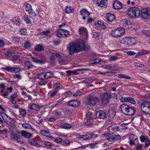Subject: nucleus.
Masks as SVG:
<instances>
[{
	"label": "nucleus",
	"instance_id": "obj_13",
	"mask_svg": "<svg viewBox=\"0 0 150 150\" xmlns=\"http://www.w3.org/2000/svg\"><path fill=\"white\" fill-rule=\"evenodd\" d=\"M113 7L115 9H120L122 7V4L118 1H115L113 3Z\"/></svg>",
	"mask_w": 150,
	"mask_h": 150
},
{
	"label": "nucleus",
	"instance_id": "obj_49",
	"mask_svg": "<svg viewBox=\"0 0 150 150\" xmlns=\"http://www.w3.org/2000/svg\"><path fill=\"white\" fill-rule=\"evenodd\" d=\"M45 73L46 79L51 77L53 76L52 73L50 72H47Z\"/></svg>",
	"mask_w": 150,
	"mask_h": 150
},
{
	"label": "nucleus",
	"instance_id": "obj_37",
	"mask_svg": "<svg viewBox=\"0 0 150 150\" xmlns=\"http://www.w3.org/2000/svg\"><path fill=\"white\" fill-rule=\"evenodd\" d=\"M2 69L4 70L13 72V67H6L4 68H3Z\"/></svg>",
	"mask_w": 150,
	"mask_h": 150
},
{
	"label": "nucleus",
	"instance_id": "obj_41",
	"mask_svg": "<svg viewBox=\"0 0 150 150\" xmlns=\"http://www.w3.org/2000/svg\"><path fill=\"white\" fill-rule=\"evenodd\" d=\"M58 91L55 90L53 91H50L48 93L50 97H53L57 93Z\"/></svg>",
	"mask_w": 150,
	"mask_h": 150
},
{
	"label": "nucleus",
	"instance_id": "obj_29",
	"mask_svg": "<svg viewBox=\"0 0 150 150\" xmlns=\"http://www.w3.org/2000/svg\"><path fill=\"white\" fill-rule=\"evenodd\" d=\"M32 59L33 62L38 64H42L44 62L42 60L40 59H37L34 57H32Z\"/></svg>",
	"mask_w": 150,
	"mask_h": 150
},
{
	"label": "nucleus",
	"instance_id": "obj_27",
	"mask_svg": "<svg viewBox=\"0 0 150 150\" xmlns=\"http://www.w3.org/2000/svg\"><path fill=\"white\" fill-rule=\"evenodd\" d=\"M35 50L37 51H41L44 50V47L42 45L40 44H38L35 46Z\"/></svg>",
	"mask_w": 150,
	"mask_h": 150
},
{
	"label": "nucleus",
	"instance_id": "obj_1",
	"mask_svg": "<svg viewBox=\"0 0 150 150\" xmlns=\"http://www.w3.org/2000/svg\"><path fill=\"white\" fill-rule=\"evenodd\" d=\"M79 31V34L84 38V40L81 42H74L68 47L69 54L71 55L74 53H77L90 48L89 46L86 45L84 43L88 37L87 30L85 28L81 27Z\"/></svg>",
	"mask_w": 150,
	"mask_h": 150
},
{
	"label": "nucleus",
	"instance_id": "obj_24",
	"mask_svg": "<svg viewBox=\"0 0 150 150\" xmlns=\"http://www.w3.org/2000/svg\"><path fill=\"white\" fill-rule=\"evenodd\" d=\"M12 23L15 24V23L17 25H19L21 23V21L18 16H16L14 18L11 20Z\"/></svg>",
	"mask_w": 150,
	"mask_h": 150
},
{
	"label": "nucleus",
	"instance_id": "obj_30",
	"mask_svg": "<svg viewBox=\"0 0 150 150\" xmlns=\"http://www.w3.org/2000/svg\"><path fill=\"white\" fill-rule=\"evenodd\" d=\"M73 9L70 6H67L66 7L65 12L67 13H72Z\"/></svg>",
	"mask_w": 150,
	"mask_h": 150
},
{
	"label": "nucleus",
	"instance_id": "obj_55",
	"mask_svg": "<svg viewBox=\"0 0 150 150\" xmlns=\"http://www.w3.org/2000/svg\"><path fill=\"white\" fill-rule=\"evenodd\" d=\"M92 117V114L91 112H88L86 115V117L87 119H91Z\"/></svg>",
	"mask_w": 150,
	"mask_h": 150
},
{
	"label": "nucleus",
	"instance_id": "obj_59",
	"mask_svg": "<svg viewBox=\"0 0 150 150\" xmlns=\"http://www.w3.org/2000/svg\"><path fill=\"white\" fill-rule=\"evenodd\" d=\"M45 145L47 147H52V146H53L52 144L49 142H45Z\"/></svg>",
	"mask_w": 150,
	"mask_h": 150
},
{
	"label": "nucleus",
	"instance_id": "obj_4",
	"mask_svg": "<svg viewBox=\"0 0 150 150\" xmlns=\"http://www.w3.org/2000/svg\"><path fill=\"white\" fill-rule=\"evenodd\" d=\"M140 15L142 18L144 19L147 18L150 16V8H142Z\"/></svg>",
	"mask_w": 150,
	"mask_h": 150
},
{
	"label": "nucleus",
	"instance_id": "obj_54",
	"mask_svg": "<svg viewBox=\"0 0 150 150\" xmlns=\"http://www.w3.org/2000/svg\"><path fill=\"white\" fill-rule=\"evenodd\" d=\"M101 61L100 59H95L94 60L92 61L91 64H97L99 63Z\"/></svg>",
	"mask_w": 150,
	"mask_h": 150
},
{
	"label": "nucleus",
	"instance_id": "obj_12",
	"mask_svg": "<svg viewBox=\"0 0 150 150\" xmlns=\"http://www.w3.org/2000/svg\"><path fill=\"white\" fill-rule=\"evenodd\" d=\"M96 115L97 118L103 119H104L106 116L105 112L103 110L97 112Z\"/></svg>",
	"mask_w": 150,
	"mask_h": 150
},
{
	"label": "nucleus",
	"instance_id": "obj_28",
	"mask_svg": "<svg viewBox=\"0 0 150 150\" xmlns=\"http://www.w3.org/2000/svg\"><path fill=\"white\" fill-rule=\"evenodd\" d=\"M57 36L60 38L64 37L63 29H61L57 33Z\"/></svg>",
	"mask_w": 150,
	"mask_h": 150
},
{
	"label": "nucleus",
	"instance_id": "obj_18",
	"mask_svg": "<svg viewBox=\"0 0 150 150\" xmlns=\"http://www.w3.org/2000/svg\"><path fill=\"white\" fill-rule=\"evenodd\" d=\"M135 112L136 110L133 107L129 106L126 114L128 115L132 116L135 114Z\"/></svg>",
	"mask_w": 150,
	"mask_h": 150
},
{
	"label": "nucleus",
	"instance_id": "obj_47",
	"mask_svg": "<svg viewBox=\"0 0 150 150\" xmlns=\"http://www.w3.org/2000/svg\"><path fill=\"white\" fill-rule=\"evenodd\" d=\"M148 138L147 136H144L143 135H142L140 137V139L141 141L142 142H144L145 141H146L147 139H148Z\"/></svg>",
	"mask_w": 150,
	"mask_h": 150
},
{
	"label": "nucleus",
	"instance_id": "obj_25",
	"mask_svg": "<svg viewBox=\"0 0 150 150\" xmlns=\"http://www.w3.org/2000/svg\"><path fill=\"white\" fill-rule=\"evenodd\" d=\"M119 32L117 29L112 31L111 33V35L114 38H116L118 37H120V35Z\"/></svg>",
	"mask_w": 150,
	"mask_h": 150
},
{
	"label": "nucleus",
	"instance_id": "obj_34",
	"mask_svg": "<svg viewBox=\"0 0 150 150\" xmlns=\"http://www.w3.org/2000/svg\"><path fill=\"white\" fill-rule=\"evenodd\" d=\"M115 73L112 71H107L104 73V75L106 76H112L115 75Z\"/></svg>",
	"mask_w": 150,
	"mask_h": 150
},
{
	"label": "nucleus",
	"instance_id": "obj_61",
	"mask_svg": "<svg viewBox=\"0 0 150 150\" xmlns=\"http://www.w3.org/2000/svg\"><path fill=\"white\" fill-rule=\"evenodd\" d=\"M56 120V118L54 116H52L48 120V121L50 122H54Z\"/></svg>",
	"mask_w": 150,
	"mask_h": 150
},
{
	"label": "nucleus",
	"instance_id": "obj_17",
	"mask_svg": "<svg viewBox=\"0 0 150 150\" xmlns=\"http://www.w3.org/2000/svg\"><path fill=\"white\" fill-rule=\"evenodd\" d=\"M136 41V39L135 38L128 37L127 45H133L135 44Z\"/></svg>",
	"mask_w": 150,
	"mask_h": 150
},
{
	"label": "nucleus",
	"instance_id": "obj_40",
	"mask_svg": "<svg viewBox=\"0 0 150 150\" xmlns=\"http://www.w3.org/2000/svg\"><path fill=\"white\" fill-rule=\"evenodd\" d=\"M123 22L124 23V25L125 26L130 25L131 24L129 20L126 19L124 20Z\"/></svg>",
	"mask_w": 150,
	"mask_h": 150
},
{
	"label": "nucleus",
	"instance_id": "obj_9",
	"mask_svg": "<svg viewBox=\"0 0 150 150\" xmlns=\"http://www.w3.org/2000/svg\"><path fill=\"white\" fill-rule=\"evenodd\" d=\"M121 138V136L119 135H110L106 138V139L110 142H115Z\"/></svg>",
	"mask_w": 150,
	"mask_h": 150
},
{
	"label": "nucleus",
	"instance_id": "obj_20",
	"mask_svg": "<svg viewBox=\"0 0 150 150\" xmlns=\"http://www.w3.org/2000/svg\"><path fill=\"white\" fill-rule=\"evenodd\" d=\"M21 133L22 136L27 138H29L33 136L32 134L24 130L21 131Z\"/></svg>",
	"mask_w": 150,
	"mask_h": 150
},
{
	"label": "nucleus",
	"instance_id": "obj_39",
	"mask_svg": "<svg viewBox=\"0 0 150 150\" xmlns=\"http://www.w3.org/2000/svg\"><path fill=\"white\" fill-rule=\"evenodd\" d=\"M85 124L86 126H89L92 125L93 124V122L92 120L91 119H87L85 123Z\"/></svg>",
	"mask_w": 150,
	"mask_h": 150
},
{
	"label": "nucleus",
	"instance_id": "obj_19",
	"mask_svg": "<svg viewBox=\"0 0 150 150\" xmlns=\"http://www.w3.org/2000/svg\"><path fill=\"white\" fill-rule=\"evenodd\" d=\"M129 106L125 104H123L120 106L121 111L123 113L126 114Z\"/></svg>",
	"mask_w": 150,
	"mask_h": 150
},
{
	"label": "nucleus",
	"instance_id": "obj_6",
	"mask_svg": "<svg viewBox=\"0 0 150 150\" xmlns=\"http://www.w3.org/2000/svg\"><path fill=\"white\" fill-rule=\"evenodd\" d=\"M93 1L98 6L101 8H105L108 4L107 0H93Z\"/></svg>",
	"mask_w": 150,
	"mask_h": 150
},
{
	"label": "nucleus",
	"instance_id": "obj_15",
	"mask_svg": "<svg viewBox=\"0 0 150 150\" xmlns=\"http://www.w3.org/2000/svg\"><path fill=\"white\" fill-rule=\"evenodd\" d=\"M108 114L109 119L112 120L116 115L115 110L114 109L110 110L108 111Z\"/></svg>",
	"mask_w": 150,
	"mask_h": 150
},
{
	"label": "nucleus",
	"instance_id": "obj_45",
	"mask_svg": "<svg viewBox=\"0 0 150 150\" xmlns=\"http://www.w3.org/2000/svg\"><path fill=\"white\" fill-rule=\"evenodd\" d=\"M11 57V60L12 61H16L18 59V56L17 54H16L14 53L13 55H12V56Z\"/></svg>",
	"mask_w": 150,
	"mask_h": 150
},
{
	"label": "nucleus",
	"instance_id": "obj_32",
	"mask_svg": "<svg viewBox=\"0 0 150 150\" xmlns=\"http://www.w3.org/2000/svg\"><path fill=\"white\" fill-rule=\"evenodd\" d=\"M22 126L23 128L25 129H31L32 128L31 125L28 123H23L22 124Z\"/></svg>",
	"mask_w": 150,
	"mask_h": 150
},
{
	"label": "nucleus",
	"instance_id": "obj_56",
	"mask_svg": "<svg viewBox=\"0 0 150 150\" xmlns=\"http://www.w3.org/2000/svg\"><path fill=\"white\" fill-rule=\"evenodd\" d=\"M21 70V69L19 67H13V72L16 73L19 72Z\"/></svg>",
	"mask_w": 150,
	"mask_h": 150
},
{
	"label": "nucleus",
	"instance_id": "obj_5",
	"mask_svg": "<svg viewBox=\"0 0 150 150\" xmlns=\"http://www.w3.org/2000/svg\"><path fill=\"white\" fill-rule=\"evenodd\" d=\"M88 100L86 102L88 105H94L96 104L98 100V98L96 96H91L88 98Z\"/></svg>",
	"mask_w": 150,
	"mask_h": 150
},
{
	"label": "nucleus",
	"instance_id": "obj_21",
	"mask_svg": "<svg viewBox=\"0 0 150 150\" xmlns=\"http://www.w3.org/2000/svg\"><path fill=\"white\" fill-rule=\"evenodd\" d=\"M80 14L83 16V19L85 20L86 18V16L88 17L90 15L89 13L86 9H83L80 11Z\"/></svg>",
	"mask_w": 150,
	"mask_h": 150
},
{
	"label": "nucleus",
	"instance_id": "obj_11",
	"mask_svg": "<svg viewBox=\"0 0 150 150\" xmlns=\"http://www.w3.org/2000/svg\"><path fill=\"white\" fill-rule=\"evenodd\" d=\"M110 98V95L108 93H104L101 96V100L106 103H108Z\"/></svg>",
	"mask_w": 150,
	"mask_h": 150
},
{
	"label": "nucleus",
	"instance_id": "obj_3",
	"mask_svg": "<svg viewBox=\"0 0 150 150\" xmlns=\"http://www.w3.org/2000/svg\"><path fill=\"white\" fill-rule=\"evenodd\" d=\"M141 109L145 114H150V102L144 101L141 104Z\"/></svg>",
	"mask_w": 150,
	"mask_h": 150
},
{
	"label": "nucleus",
	"instance_id": "obj_44",
	"mask_svg": "<svg viewBox=\"0 0 150 150\" xmlns=\"http://www.w3.org/2000/svg\"><path fill=\"white\" fill-rule=\"evenodd\" d=\"M117 30H118L119 32L120 35V36L123 34H124L125 30L124 28H120L117 29Z\"/></svg>",
	"mask_w": 150,
	"mask_h": 150
},
{
	"label": "nucleus",
	"instance_id": "obj_36",
	"mask_svg": "<svg viewBox=\"0 0 150 150\" xmlns=\"http://www.w3.org/2000/svg\"><path fill=\"white\" fill-rule=\"evenodd\" d=\"M103 67L105 69H109L112 71L114 69V67L112 66L111 64H109L106 66H104Z\"/></svg>",
	"mask_w": 150,
	"mask_h": 150
},
{
	"label": "nucleus",
	"instance_id": "obj_38",
	"mask_svg": "<svg viewBox=\"0 0 150 150\" xmlns=\"http://www.w3.org/2000/svg\"><path fill=\"white\" fill-rule=\"evenodd\" d=\"M25 67L28 69H30V68L33 67V66L31 62H25Z\"/></svg>",
	"mask_w": 150,
	"mask_h": 150
},
{
	"label": "nucleus",
	"instance_id": "obj_58",
	"mask_svg": "<svg viewBox=\"0 0 150 150\" xmlns=\"http://www.w3.org/2000/svg\"><path fill=\"white\" fill-rule=\"evenodd\" d=\"M143 146V145L142 144H139L136 146V150H142Z\"/></svg>",
	"mask_w": 150,
	"mask_h": 150
},
{
	"label": "nucleus",
	"instance_id": "obj_60",
	"mask_svg": "<svg viewBox=\"0 0 150 150\" xmlns=\"http://www.w3.org/2000/svg\"><path fill=\"white\" fill-rule=\"evenodd\" d=\"M145 142L146 143L145 145V147L147 148L150 145V140L149 138H148V139H147Z\"/></svg>",
	"mask_w": 150,
	"mask_h": 150
},
{
	"label": "nucleus",
	"instance_id": "obj_31",
	"mask_svg": "<svg viewBox=\"0 0 150 150\" xmlns=\"http://www.w3.org/2000/svg\"><path fill=\"white\" fill-rule=\"evenodd\" d=\"M25 8L26 11L29 12L30 10H31L32 7L28 3H26L24 4Z\"/></svg>",
	"mask_w": 150,
	"mask_h": 150
},
{
	"label": "nucleus",
	"instance_id": "obj_43",
	"mask_svg": "<svg viewBox=\"0 0 150 150\" xmlns=\"http://www.w3.org/2000/svg\"><path fill=\"white\" fill-rule=\"evenodd\" d=\"M23 19L25 22L28 23H31L30 20L28 18L27 15H24L23 16Z\"/></svg>",
	"mask_w": 150,
	"mask_h": 150
},
{
	"label": "nucleus",
	"instance_id": "obj_48",
	"mask_svg": "<svg viewBox=\"0 0 150 150\" xmlns=\"http://www.w3.org/2000/svg\"><path fill=\"white\" fill-rule=\"evenodd\" d=\"M128 37H125L122 39L121 41L120 42L125 45H127Z\"/></svg>",
	"mask_w": 150,
	"mask_h": 150
},
{
	"label": "nucleus",
	"instance_id": "obj_7",
	"mask_svg": "<svg viewBox=\"0 0 150 150\" xmlns=\"http://www.w3.org/2000/svg\"><path fill=\"white\" fill-rule=\"evenodd\" d=\"M81 104L80 101L77 100H73L70 101L68 103L69 106L74 108L78 107Z\"/></svg>",
	"mask_w": 150,
	"mask_h": 150
},
{
	"label": "nucleus",
	"instance_id": "obj_2",
	"mask_svg": "<svg viewBox=\"0 0 150 150\" xmlns=\"http://www.w3.org/2000/svg\"><path fill=\"white\" fill-rule=\"evenodd\" d=\"M127 14L132 18H139L141 16L140 10L138 7L130 8L127 12Z\"/></svg>",
	"mask_w": 150,
	"mask_h": 150
},
{
	"label": "nucleus",
	"instance_id": "obj_62",
	"mask_svg": "<svg viewBox=\"0 0 150 150\" xmlns=\"http://www.w3.org/2000/svg\"><path fill=\"white\" fill-rule=\"evenodd\" d=\"M88 134H89V135L90 136V138L89 139H91L93 138V137H94V138H96L98 136L96 134H94L92 133V134H89L88 133Z\"/></svg>",
	"mask_w": 150,
	"mask_h": 150
},
{
	"label": "nucleus",
	"instance_id": "obj_26",
	"mask_svg": "<svg viewBox=\"0 0 150 150\" xmlns=\"http://www.w3.org/2000/svg\"><path fill=\"white\" fill-rule=\"evenodd\" d=\"M72 126V125L71 124L67 123H64L61 125V127L65 129H68L71 128Z\"/></svg>",
	"mask_w": 150,
	"mask_h": 150
},
{
	"label": "nucleus",
	"instance_id": "obj_64",
	"mask_svg": "<svg viewBox=\"0 0 150 150\" xmlns=\"http://www.w3.org/2000/svg\"><path fill=\"white\" fill-rule=\"evenodd\" d=\"M52 54H54V56L55 57H58L60 59L61 58V57H62V56L58 53L55 52H54L52 53Z\"/></svg>",
	"mask_w": 150,
	"mask_h": 150
},
{
	"label": "nucleus",
	"instance_id": "obj_57",
	"mask_svg": "<svg viewBox=\"0 0 150 150\" xmlns=\"http://www.w3.org/2000/svg\"><path fill=\"white\" fill-rule=\"evenodd\" d=\"M54 141L57 143H60L62 141V139L59 137H56L54 139Z\"/></svg>",
	"mask_w": 150,
	"mask_h": 150
},
{
	"label": "nucleus",
	"instance_id": "obj_51",
	"mask_svg": "<svg viewBox=\"0 0 150 150\" xmlns=\"http://www.w3.org/2000/svg\"><path fill=\"white\" fill-rule=\"evenodd\" d=\"M63 31L64 37H68L70 36V33L68 31L63 29Z\"/></svg>",
	"mask_w": 150,
	"mask_h": 150
},
{
	"label": "nucleus",
	"instance_id": "obj_14",
	"mask_svg": "<svg viewBox=\"0 0 150 150\" xmlns=\"http://www.w3.org/2000/svg\"><path fill=\"white\" fill-rule=\"evenodd\" d=\"M38 139H37L35 138L32 139L30 140L28 142L30 144L34 146L40 147H41L42 146L39 144L37 142Z\"/></svg>",
	"mask_w": 150,
	"mask_h": 150
},
{
	"label": "nucleus",
	"instance_id": "obj_46",
	"mask_svg": "<svg viewBox=\"0 0 150 150\" xmlns=\"http://www.w3.org/2000/svg\"><path fill=\"white\" fill-rule=\"evenodd\" d=\"M144 34L147 37L150 38V30H144L143 31Z\"/></svg>",
	"mask_w": 150,
	"mask_h": 150
},
{
	"label": "nucleus",
	"instance_id": "obj_42",
	"mask_svg": "<svg viewBox=\"0 0 150 150\" xmlns=\"http://www.w3.org/2000/svg\"><path fill=\"white\" fill-rule=\"evenodd\" d=\"M20 32L22 35H27V30L26 29H21L20 30Z\"/></svg>",
	"mask_w": 150,
	"mask_h": 150
},
{
	"label": "nucleus",
	"instance_id": "obj_22",
	"mask_svg": "<svg viewBox=\"0 0 150 150\" xmlns=\"http://www.w3.org/2000/svg\"><path fill=\"white\" fill-rule=\"evenodd\" d=\"M106 18L108 22H111L115 19V16L114 15L110 13H108L107 14L106 16Z\"/></svg>",
	"mask_w": 150,
	"mask_h": 150
},
{
	"label": "nucleus",
	"instance_id": "obj_53",
	"mask_svg": "<svg viewBox=\"0 0 150 150\" xmlns=\"http://www.w3.org/2000/svg\"><path fill=\"white\" fill-rule=\"evenodd\" d=\"M79 138H82L85 140L89 139L90 138V136L88 133L86 135H82L81 137H79Z\"/></svg>",
	"mask_w": 150,
	"mask_h": 150
},
{
	"label": "nucleus",
	"instance_id": "obj_52",
	"mask_svg": "<svg viewBox=\"0 0 150 150\" xmlns=\"http://www.w3.org/2000/svg\"><path fill=\"white\" fill-rule=\"evenodd\" d=\"M61 86V84L59 83H55L54 84L53 86L54 88L55 89H59Z\"/></svg>",
	"mask_w": 150,
	"mask_h": 150
},
{
	"label": "nucleus",
	"instance_id": "obj_33",
	"mask_svg": "<svg viewBox=\"0 0 150 150\" xmlns=\"http://www.w3.org/2000/svg\"><path fill=\"white\" fill-rule=\"evenodd\" d=\"M38 78L40 79H46L45 72L41 73L38 75Z\"/></svg>",
	"mask_w": 150,
	"mask_h": 150
},
{
	"label": "nucleus",
	"instance_id": "obj_16",
	"mask_svg": "<svg viewBox=\"0 0 150 150\" xmlns=\"http://www.w3.org/2000/svg\"><path fill=\"white\" fill-rule=\"evenodd\" d=\"M94 24L96 27L99 29H104L105 28V26L103 23L100 21L96 22Z\"/></svg>",
	"mask_w": 150,
	"mask_h": 150
},
{
	"label": "nucleus",
	"instance_id": "obj_50",
	"mask_svg": "<svg viewBox=\"0 0 150 150\" xmlns=\"http://www.w3.org/2000/svg\"><path fill=\"white\" fill-rule=\"evenodd\" d=\"M79 71H80V70H79V69H78L75 70L74 71H69L67 72H69V74H73V75H76L79 74V73H77V72Z\"/></svg>",
	"mask_w": 150,
	"mask_h": 150
},
{
	"label": "nucleus",
	"instance_id": "obj_8",
	"mask_svg": "<svg viewBox=\"0 0 150 150\" xmlns=\"http://www.w3.org/2000/svg\"><path fill=\"white\" fill-rule=\"evenodd\" d=\"M129 143L131 146L133 145H136V143L138 142V140L137 138L134 139V135L133 134H131L129 135Z\"/></svg>",
	"mask_w": 150,
	"mask_h": 150
},
{
	"label": "nucleus",
	"instance_id": "obj_63",
	"mask_svg": "<svg viewBox=\"0 0 150 150\" xmlns=\"http://www.w3.org/2000/svg\"><path fill=\"white\" fill-rule=\"evenodd\" d=\"M118 59V58L116 56H111L110 57L109 60L110 61H115Z\"/></svg>",
	"mask_w": 150,
	"mask_h": 150
},
{
	"label": "nucleus",
	"instance_id": "obj_35",
	"mask_svg": "<svg viewBox=\"0 0 150 150\" xmlns=\"http://www.w3.org/2000/svg\"><path fill=\"white\" fill-rule=\"evenodd\" d=\"M32 46V45L30 42L28 41H26L24 45V47L26 48H28Z\"/></svg>",
	"mask_w": 150,
	"mask_h": 150
},
{
	"label": "nucleus",
	"instance_id": "obj_23",
	"mask_svg": "<svg viewBox=\"0 0 150 150\" xmlns=\"http://www.w3.org/2000/svg\"><path fill=\"white\" fill-rule=\"evenodd\" d=\"M28 108L31 110H37L39 109L40 107L38 105L35 104H29Z\"/></svg>",
	"mask_w": 150,
	"mask_h": 150
},
{
	"label": "nucleus",
	"instance_id": "obj_10",
	"mask_svg": "<svg viewBox=\"0 0 150 150\" xmlns=\"http://www.w3.org/2000/svg\"><path fill=\"white\" fill-rule=\"evenodd\" d=\"M120 100L121 102H129L133 104H135L136 103L134 99L133 98L129 97H122L120 99Z\"/></svg>",
	"mask_w": 150,
	"mask_h": 150
}]
</instances>
